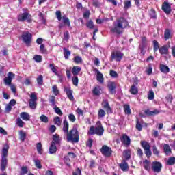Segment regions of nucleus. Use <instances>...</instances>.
<instances>
[{
    "mask_svg": "<svg viewBox=\"0 0 175 175\" xmlns=\"http://www.w3.org/2000/svg\"><path fill=\"white\" fill-rule=\"evenodd\" d=\"M129 25V23L128 21L124 18H118L116 21L113 23V27H111V32L120 35V33H122V29H125Z\"/></svg>",
    "mask_w": 175,
    "mask_h": 175,
    "instance_id": "obj_1",
    "label": "nucleus"
},
{
    "mask_svg": "<svg viewBox=\"0 0 175 175\" xmlns=\"http://www.w3.org/2000/svg\"><path fill=\"white\" fill-rule=\"evenodd\" d=\"M103 132H105V130L103 129L100 122H98L96 127H94V126L90 127L89 135H98V136H102Z\"/></svg>",
    "mask_w": 175,
    "mask_h": 175,
    "instance_id": "obj_2",
    "label": "nucleus"
},
{
    "mask_svg": "<svg viewBox=\"0 0 175 175\" xmlns=\"http://www.w3.org/2000/svg\"><path fill=\"white\" fill-rule=\"evenodd\" d=\"M80 137H79V131L77 129H72L69 133L67 135L68 142H71L72 143H78Z\"/></svg>",
    "mask_w": 175,
    "mask_h": 175,
    "instance_id": "obj_3",
    "label": "nucleus"
},
{
    "mask_svg": "<svg viewBox=\"0 0 175 175\" xmlns=\"http://www.w3.org/2000/svg\"><path fill=\"white\" fill-rule=\"evenodd\" d=\"M18 21L21 23H24V21H27V23H32V16L29 12L21 13L18 16Z\"/></svg>",
    "mask_w": 175,
    "mask_h": 175,
    "instance_id": "obj_4",
    "label": "nucleus"
},
{
    "mask_svg": "<svg viewBox=\"0 0 175 175\" xmlns=\"http://www.w3.org/2000/svg\"><path fill=\"white\" fill-rule=\"evenodd\" d=\"M21 38L23 43H25L26 46H29L32 43V34L29 31L23 32Z\"/></svg>",
    "mask_w": 175,
    "mask_h": 175,
    "instance_id": "obj_5",
    "label": "nucleus"
},
{
    "mask_svg": "<svg viewBox=\"0 0 175 175\" xmlns=\"http://www.w3.org/2000/svg\"><path fill=\"white\" fill-rule=\"evenodd\" d=\"M122 57H124V53L120 51H114L111 55V61H116L120 62L121 59H122Z\"/></svg>",
    "mask_w": 175,
    "mask_h": 175,
    "instance_id": "obj_6",
    "label": "nucleus"
},
{
    "mask_svg": "<svg viewBox=\"0 0 175 175\" xmlns=\"http://www.w3.org/2000/svg\"><path fill=\"white\" fill-rule=\"evenodd\" d=\"M162 169V163L159 161H154L152 163V170L155 173H159Z\"/></svg>",
    "mask_w": 175,
    "mask_h": 175,
    "instance_id": "obj_7",
    "label": "nucleus"
},
{
    "mask_svg": "<svg viewBox=\"0 0 175 175\" xmlns=\"http://www.w3.org/2000/svg\"><path fill=\"white\" fill-rule=\"evenodd\" d=\"M14 78V74L13 72H8V77L4 78V83L5 85H12V81Z\"/></svg>",
    "mask_w": 175,
    "mask_h": 175,
    "instance_id": "obj_8",
    "label": "nucleus"
},
{
    "mask_svg": "<svg viewBox=\"0 0 175 175\" xmlns=\"http://www.w3.org/2000/svg\"><path fill=\"white\" fill-rule=\"evenodd\" d=\"M101 152L105 157H110V155H111V148L107 146H103Z\"/></svg>",
    "mask_w": 175,
    "mask_h": 175,
    "instance_id": "obj_9",
    "label": "nucleus"
},
{
    "mask_svg": "<svg viewBox=\"0 0 175 175\" xmlns=\"http://www.w3.org/2000/svg\"><path fill=\"white\" fill-rule=\"evenodd\" d=\"M102 106L107 114H110L111 113V107H110V105L109 104V101H107V100H104L103 101Z\"/></svg>",
    "mask_w": 175,
    "mask_h": 175,
    "instance_id": "obj_10",
    "label": "nucleus"
},
{
    "mask_svg": "<svg viewBox=\"0 0 175 175\" xmlns=\"http://www.w3.org/2000/svg\"><path fill=\"white\" fill-rule=\"evenodd\" d=\"M107 86L109 90L110 94H116V88H117V84H116L115 82H109Z\"/></svg>",
    "mask_w": 175,
    "mask_h": 175,
    "instance_id": "obj_11",
    "label": "nucleus"
},
{
    "mask_svg": "<svg viewBox=\"0 0 175 175\" xmlns=\"http://www.w3.org/2000/svg\"><path fill=\"white\" fill-rule=\"evenodd\" d=\"M162 10H163L166 14H170V12H172L170 5L166 2H164L162 5Z\"/></svg>",
    "mask_w": 175,
    "mask_h": 175,
    "instance_id": "obj_12",
    "label": "nucleus"
},
{
    "mask_svg": "<svg viewBox=\"0 0 175 175\" xmlns=\"http://www.w3.org/2000/svg\"><path fill=\"white\" fill-rule=\"evenodd\" d=\"M119 166L122 172H128L129 169L128 163L125 160H122V161L119 164Z\"/></svg>",
    "mask_w": 175,
    "mask_h": 175,
    "instance_id": "obj_13",
    "label": "nucleus"
},
{
    "mask_svg": "<svg viewBox=\"0 0 175 175\" xmlns=\"http://www.w3.org/2000/svg\"><path fill=\"white\" fill-rule=\"evenodd\" d=\"M94 70L96 75V79L99 81V83H100V84H103V74H102V72H100V71H99L98 69H95Z\"/></svg>",
    "mask_w": 175,
    "mask_h": 175,
    "instance_id": "obj_14",
    "label": "nucleus"
},
{
    "mask_svg": "<svg viewBox=\"0 0 175 175\" xmlns=\"http://www.w3.org/2000/svg\"><path fill=\"white\" fill-rule=\"evenodd\" d=\"M121 142L124 143L125 146H129L131 144V138L128 135L124 134L122 136Z\"/></svg>",
    "mask_w": 175,
    "mask_h": 175,
    "instance_id": "obj_15",
    "label": "nucleus"
},
{
    "mask_svg": "<svg viewBox=\"0 0 175 175\" xmlns=\"http://www.w3.org/2000/svg\"><path fill=\"white\" fill-rule=\"evenodd\" d=\"M8 166V159L7 158H2L1 163V170L2 172H5L6 167Z\"/></svg>",
    "mask_w": 175,
    "mask_h": 175,
    "instance_id": "obj_16",
    "label": "nucleus"
},
{
    "mask_svg": "<svg viewBox=\"0 0 175 175\" xmlns=\"http://www.w3.org/2000/svg\"><path fill=\"white\" fill-rule=\"evenodd\" d=\"M169 47H170V45H165L163 46L159 49V53H161L162 55L164 54H168L169 53Z\"/></svg>",
    "mask_w": 175,
    "mask_h": 175,
    "instance_id": "obj_17",
    "label": "nucleus"
},
{
    "mask_svg": "<svg viewBox=\"0 0 175 175\" xmlns=\"http://www.w3.org/2000/svg\"><path fill=\"white\" fill-rule=\"evenodd\" d=\"M66 95L68 98V99L71 102H75V97L73 96V90L70 89H67L66 90Z\"/></svg>",
    "mask_w": 175,
    "mask_h": 175,
    "instance_id": "obj_18",
    "label": "nucleus"
},
{
    "mask_svg": "<svg viewBox=\"0 0 175 175\" xmlns=\"http://www.w3.org/2000/svg\"><path fill=\"white\" fill-rule=\"evenodd\" d=\"M173 35L172 34V31L169 29H166L164 31V39L165 40H169L171 38H172Z\"/></svg>",
    "mask_w": 175,
    "mask_h": 175,
    "instance_id": "obj_19",
    "label": "nucleus"
},
{
    "mask_svg": "<svg viewBox=\"0 0 175 175\" xmlns=\"http://www.w3.org/2000/svg\"><path fill=\"white\" fill-rule=\"evenodd\" d=\"M57 152V145L54 142H51L49 147V154H55Z\"/></svg>",
    "mask_w": 175,
    "mask_h": 175,
    "instance_id": "obj_20",
    "label": "nucleus"
},
{
    "mask_svg": "<svg viewBox=\"0 0 175 175\" xmlns=\"http://www.w3.org/2000/svg\"><path fill=\"white\" fill-rule=\"evenodd\" d=\"M71 72L73 76H77V75H79L80 72H81V68H80L79 66H74L72 68Z\"/></svg>",
    "mask_w": 175,
    "mask_h": 175,
    "instance_id": "obj_21",
    "label": "nucleus"
},
{
    "mask_svg": "<svg viewBox=\"0 0 175 175\" xmlns=\"http://www.w3.org/2000/svg\"><path fill=\"white\" fill-rule=\"evenodd\" d=\"M20 117L24 121H29V120L31 119V117L29 116V114L27 112H21L20 113Z\"/></svg>",
    "mask_w": 175,
    "mask_h": 175,
    "instance_id": "obj_22",
    "label": "nucleus"
},
{
    "mask_svg": "<svg viewBox=\"0 0 175 175\" xmlns=\"http://www.w3.org/2000/svg\"><path fill=\"white\" fill-rule=\"evenodd\" d=\"M163 151L166 155H170V154H172V149L169 144H165L163 145Z\"/></svg>",
    "mask_w": 175,
    "mask_h": 175,
    "instance_id": "obj_23",
    "label": "nucleus"
},
{
    "mask_svg": "<svg viewBox=\"0 0 175 175\" xmlns=\"http://www.w3.org/2000/svg\"><path fill=\"white\" fill-rule=\"evenodd\" d=\"M52 142L54 143V144H59L61 143V137H59V135L58 134H55L53 135V141Z\"/></svg>",
    "mask_w": 175,
    "mask_h": 175,
    "instance_id": "obj_24",
    "label": "nucleus"
},
{
    "mask_svg": "<svg viewBox=\"0 0 175 175\" xmlns=\"http://www.w3.org/2000/svg\"><path fill=\"white\" fill-rule=\"evenodd\" d=\"M141 146L144 150H149L151 148L150 143L147 142V141H141Z\"/></svg>",
    "mask_w": 175,
    "mask_h": 175,
    "instance_id": "obj_25",
    "label": "nucleus"
},
{
    "mask_svg": "<svg viewBox=\"0 0 175 175\" xmlns=\"http://www.w3.org/2000/svg\"><path fill=\"white\" fill-rule=\"evenodd\" d=\"M160 70L162 73H169L170 69L169 68V66L163 64L160 65Z\"/></svg>",
    "mask_w": 175,
    "mask_h": 175,
    "instance_id": "obj_26",
    "label": "nucleus"
},
{
    "mask_svg": "<svg viewBox=\"0 0 175 175\" xmlns=\"http://www.w3.org/2000/svg\"><path fill=\"white\" fill-rule=\"evenodd\" d=\"M145 114H147V116H157V114H159V111L157 109H154V111L147 109L145 111Z\"/></svg>",
    "mask_w": 175,
    "mask_h": 175,
    "instance_id": "obj_27",
    "label": "nucleus"
},
{
    "mask_svg": "<svg viewBox=\"0 0 175 175\" xmlns=\"http://www.w3.org/2000/svg\"><path fill=\"white\" fill-rule=\"evenodd\" d=\"M100 90H101L100 86L99 85L96 86L92 91L94 95H96L97 96H98V95H100Z\"/></svg>",
    "mask_w": 175,
    "mask_h": 175,
    "instance_id": "obj_28",
    "label": "nucleus"
},
{
    "mask_svg": "<svg viewBox=\"0 0 175 175\" xmlns=\"http://www.w3.org/2000/svg\"><path fill=\"white\" fill-rule=\"evenodd\" d=\"M16 125H18L19 128H24L25 123L21 120V118H18L16 120Z\"/></svg>",
    "mask_w": 175,
    "mask_h": 175,
    "instance_id": "obj_29",
    "label": "nucleus"
},
{
    "mask_svg": "<svg viewBox=\"0 0 175 175\" xmlns=\"http://www.w3.org/2000/svg\"><path fill=\"white\" fill-rule=\"evenodd\" d=\"M72 84L73 85H75V87H77L79 85V77L77 76H74L72 78Z\"/></svg>",
    "mask_w": 175,
    "mask_h": 175,
    "instance_id": "obj_30",
    "label": "nucleus"
},
{
    "mask_svg": "<svg viewBox=\"0 0 175 175\" xmlns=\"http://www.w3.org/2000/svg\"><path fill=\"white\" fill-rule=\"evenodd\" d=\"M19 136H20V140H21V142L25 141V137H27V134L25 133V132H24L23 131H20Z\"/></svg>",
    "mask_w": 175,
    "mask_h": 175,
    "instance_id": "obj_31",
    "label": "nucleus"
},
{
    "mask_svg": "<svg viewBox=\"0 0 175 175\" xmlns=\"http://www.w3.org/2000/svg\"><path fill=\"white\" fill-rule=\"evenodd\" d=\"M144 167L146 169V170H150V165H151V163L148 161V160H145L143 162Z\"/></svg>",
    "mask_w": 175,
    "mask_h": 175,
    "instance_id": "obj_32",
    "label": "nucleus"
},
{
    "mask_svg": "<svg viewBox=\"0 0 175 175\" xmlns=\"http://www.w3.org/2000/svg\"><path fill=\"white\" fill-rule=\"evenodd\" d=\"M123 157L126 160L129 159V158H131V150H124L123 152Z\"/></svg>",
    "mask_w": 175,
    "mask_h": 175,
    "instance_id": "obj_33",
    "label": "nucleus"
},
{
    "mask_svg": "<svg viewBox=\"0 0 175 175\" xmlns=\"http://www.w3.org/2000/svg\"><path fill=\"white\" fill-rule=\"evenodd\" d=\"M53 122L55 125L61 126V124L62 122H61V118L59 116L55 117L53 119Z\"/></svg>",
    "mask_w": 175,
    "mask_h": 175,
    "instance_id": "obj_34",
    "label": "nucleus"
},
{
    "mask_svg": "<svg viewBox=\"0 0 175 175\" xmlns=\"http://www.w3.org/2000/svg\"><path fill=\"white\" fill-rule=\"evenodd\" d=\"M124 111L126 114H131V107L129 106V105L126 104L124 105Z\"/></svg>",
    "mask_w": 175,
    "mask_h": 175,
    "instance_id": "obj_35",
    "label": "nucleus"
},
{
    "mask_svg": "<svg viewBox=\"0 0 175 175\" xmlns=\"http://www.w3.org/2000/svg\"><path fill=\"white\" fill-rule=\"evenodd\" d=\"M27 173H28V167H27V166L21 167L20 174L21 175H25Z\"/></svg>",
    "mask_w": 175,
    "mask_h": 175,
    "instance_id": "obj_36",
    "label": "nucleus"
},
{
    "mask_svg": "<svg viewBox=\"0 0 175 175\" xmlns=\"http://www.w3.org/2000/svg\"><path fill=\"white\" fill-rule=\"evenodd\" d=\"M9 151V146L3 148L2 150V158H6L8 157V152Z\"/></svg>",
    "mask_w": 175,
    "mask_h": 175,
    "instance_id": "obj_37",
    "label": "nucleus"
},
{
    "mask_svg": "<svg viewBox=\"0 0 175 175\" xmlns=\"http://www.w3.org/2000/svg\"><path fill=\"white\" fill-rule=\"evenodd\" d=\"M73 61L75 62V64H81V62H83V58H81L80 56H75L73 58Z\"/></svg>",
    "mask_w": 175,
    "mask_h": 175,
    "instance_id": "obj_38",
    "label": "nucleus"
},
{
    "mask_svg": "<svg viewBox=\"0 0 175 175\" xmlns=\"http://www.w3.org/2000/svg\"><path fill=\"white\" fill-rule=\"evenodd\" d=\"M33 161L35 163V166L36 167H37V169H42V163H40V161L39 159H34Z\"/></svg>",
    "mask_w": 175,
    "mask_h": 175,
    "instance_id": "obj_39",
    "label": "nucleus"
},
{
    "mask_svg": "<svg viewBox=\"0 0 175 175\" xmlns=\"http://www.w3.org/2000/svg\"><path fill=\"white\" fill-rule=\"evenodd\" d=\"M98 116L99 118H103V117L106 116V112L105 111V110L100 109L98 110Z\"/></svg>",
    "mask_w": 175,
    "mask_h": 175,
    "instance_id": "obj_40",
    "label": "nucleus"
},
{
    "mask_svg": "<svg viewBox=\"0 0 175 175\" xmlns=\"http://www.w3.org/2000/svg\"><path fill=\"white\" fill-rule=\"evenodd\" d=\"M29 105L30 109H36V102L33 101V100H29Z\"/></svg>",
    "mask_w": 175,
    "mask_h": 175,
    "instance_id": "obj_41",
    "label": "nucleus"
},
{
    "mask_svg": "<svg viewBox=\"0 0 175 175\" xmlns=\"http://www.w3.org/2000/svg\"><path fill=\"white\" fill-rule=\"evenodd\" d=\"M40 120L42 122H44L45 124H47V122H49V118L45 115H41V116L40 117Z\"/></svg>",
    "mask_w": 175,
    "mask_h": 175,
    "instance_id": "obj_42",
    "label": "nucleus"
},
{
    "mask_svg": "<svg viewBox=\"0 0 175 175\" xmlns=\"http://www.w3.org/2000/svg\"><path fill=\"white\" fill-rule=\"evenodd\" d=\"M130 92L133 95H136V94H137V92H138L137 88H136V86H135V85H132L131 89H130Z\"/></svg>",
    "mask_w": 175,
    "mask_h": 175,
    "instance_id": "obj_43",
    "label": "nucleus"
},
{
    "mask_svg": "<svg viewBox=\"0 0 175 175\" xmlns=\"http://www.w3.org/2000/svg\"><path fill=\"white\" fill-rule=\"evenodd\" d=\"M155 96V94H154V91L150 90L149 91V93L148 94V98L149 100H152Z\"/></svg>",
    "mask_w": 175,
    "mask_h": 175,
    "instance_id": "obj_44",
    "label": "nucleus"
},
{
    "mask_svg": "<svg viewBox=\"0 0 175 175\" xmlns=\"http://www.w3.org/2000/svg\"><path fill=\"white\" fill-rule=\"evenodd\" d=\"M49 68L52 70V72L55 73V75H56V76L58 75V72H57V68L54 66V64H50Z\"/></svg>",
    "mask_w": 175,
    "mask_h": 175,
    "instance_id": "obj_45",
    "label": "nucleus"
},
{
    "mask_svg": "<svg viewBox=\"0 0 175 175\" xmlns=\"http://www.w3.org/2000/svg\"><path fill=\"white\" fill-rule=\"evenodd\" d=\"M49 102H50L51 106H53V107L55 106H56L55 105V96H51L49 98Z\"/></svg>",
    "mask_w": 175,
    "mask_h": 175,
    "instance_id": "obj_46",
    "label": "nucleus"
},
{
    "mask_svg": "<svg viewBox=\"0 0 175 175\" xmlns=\"http://www.w3.org/2000/svg\"><path fill=\"white\" fill-rule=\"evenodd\" d=\"M167 163L170 165H175V157H170Z\"/></svg>",
    "mask_w": 175,
    "mask_h": 175,
    "instance_id": "obj_47",
    "label": "nucleus"
},
{
    "mask_svg": "<svg viewBox=\"0 0 175 175\" xmlns=\"http://www.w3.org/2000/svg\"><path fill=\"white\" fill-rule=\"evenodd\" d=\"M37 82L38 85H43V76L39 75V77L37 78Z\"/></svg>",
    "mask_w": 175,
    "mask_h": 175,
    "instance_id": "obj_48",
    "label": "nucleus"
},
{
    "mask_svg": "<svg viewBox=\"0 0 175 175\" xmlns=\"http://www.w3.org/2000/svg\"><path fill=\"white\" fill-rule=\"evenodd\" d=\"M33 59L34 61H36V62H40L43 59L42 58L41 55H35L33 57Z\"/></svg>",
    "mask_w": 175,
    "mask_h": 175,
    "instance_id": "obj_49",
    "label": "nucleus"
},
{
    "mask_svg": "<svg viewBox=\"0 0 175 175\" xmlns=\"http://www.w3.org/2000/svg\"><path fill=\"white\" fill-rule=\"evenodd\" d=\"M53 107L56 114H58L59 116H62V111H61V109H59V107H57V105Z\"/></svg>",
    "mask_w": 175,
    "mask_h": 175,
    "instance_id": "obj_50",
    "label": "nucleus"
},
{
    "mask_svg": "<svg viewBox=\"0 0 175 175\" xmlns=\"http://www.w3.org/2000/svg\"><path fill=\"white\" fill-rule=\"evenodd\" d=\"M38 16L40 20L42 21L43 24H46V19L44 18V15L42 12H39Z\"/></svg>",
    "mask_w": 175,
    "mask_h": 175,
    "instance_id": "obj_51",
    "label": "nucleus"
},
{
    "mask_svg": "<svg viewBox=\"0 0 175 175\" xmlns=\"http://www.w3.org/2000/svg\"><path fill=\"white\" fill-rule=\"evenodd\" d=\"M152 151H153V154H154V155H157L158 157V155H159V150H158V148H157V146L154 145L152 146Z\"/></svg>",
    "mask_w": 175,
    "mask_h": 175,
    "instance_id": "obj_52",
    "label": "nucleus"
},
{
    "mask_svg": "<svg viewBox=\"0 0 175 175\" xmlns=\"http://www.w3.org/2000/svg\"><path fill=\"white\" fill-rule=\"evenodd\" d=\"M88 28H89L90 29H94V22H92V21H89L87 24H86Z\"/></svg>",
    "mask_w": 175,
    "mask_h": 175,
    "instance_id": "obj_53",
    "label": "nucleus"
},
{
    "mask_svg": "<svg viewBox=\"0 0 175 175\" xmlns=\"http://www.w3.org/2000/svg\"><path fill=\"white\" fill-rule=\"evenodd\" d=\"M52 90L54 94V95H58L59 94V92L58 91V88H57V85H53L52 87Z\"/></svg>",
    "mask_w": 175,
    "mask_h": 175,
    "instance_id": "obj_54",
    "label": "nucleus"
},
{
    "mask_svg": "<svg viewBox=\"0 0 175 175\" xmlns=\"http://www.w3.org/2000/svg\"><path fill=\"white\" fill-rule=\"evenodd\" d=\"M145 154L146 155L147 158H150L151 157L152 152H151V148L150 149H146L144 150Z\"/></svg>",
    "mask_w": 175,
    "mask_h": 175,
    "instance_id": "obj_55",
    "label": "nucleus"
},
{
    "mask_svg": "<svg viewBox=\"0 0 175 175\" xmlns=\"http://www.w3.org/2000/svg\"><path fill=\"white\" fill-rule=\"evenodd\" d=\"M55 16L59 21H61V20H62V16L61 15V11H56Z\"/></svg>",
    "mask_w": 175,
    "mask_h": 175,
    "instance_id": "obj_56",
    "label": "nucleus"
},
{
    "mask_svg": "<svg viewBox=\"0 0 175 175\" xmlns=\"http://www.w3.org/2000/svg\"><path fill=\"white\" fill-rule=\"evenodd\" d=\"M154 44V51H158V49H159V45H158V42L157 40L153 41Z\"/></svg>",
    "mask_w": 175,
    "mask_h": 175,
    "instance_id": "obj_57",
    "label": "nucleus"
},
{
    "mask_svg": "<svg viewBox=\"0 0 175 175\" xmlns=\"http://www.w3.org/2000/svg\"><path fill=\"white\" fill-rule=\"evenodd\" d=\"M36 147H37V151H38V154H40L41 155V154H42V144L38 143Z\"/></svg>",
    "mask_w": 175,
    "mask_h": 175,
    "instance_id": "obj_58",
    "label": "nucleus"
},
{
    "mask_svg": "<svg viewBox=\"0 0 175 175\" xmlns=\"http://www.w3.org/2000/svg\"><path fill=\"white\" fill-rule=\"evenodd\" d=\"M109 75L111 77H118V74H117V72L114 71V70H110Z\"/></svg>",
    "mask_w": 175,
    "mask_h": 175,
    "instance_id": "obj_59",
    "label": "nucleus"
},
{
    "mask_svg": "<svg viewBox=\"0 0 175 175\" xmlns=\"http://www.w3.org/2000/svg\"><path fill=\"white\" fill-rule=\"evenodd\" d=\"M68 120L71 121V122H75V121H76V117H75L73 114H70L68 116Z\"/></svg>",
    "mask_w": 175,
    "mask_h": 175,
    "instance_id": "obj_60",
    "label": "nucleus"
},
{
    "mask_svg": "<svg viewBox=\"0 0 175 175\" xmlns=\"http://www.w3.org/2000/svg\"><path fill=\"white\" fill-rule=\"evenodd\" d=\"M131 1H127L124 2V9H128L131 8Z\"/></svg>",
    "mask_w": 175,
    "mask_h": 175,
    "instance_id": "obj_61",
    "label": "nucleus"
},
{
    "mask_svg": "<svg viewBox=\"0 0 175 175\" xmlns=\"http://www.w3.org/2000/svg\"><path fill=\"white\" fill-rule=\"evenodd\" d=\"M40 51L41 53H46V49H45L44 45L43 44L40 46Z\"/></svg>",
    "mask_w": 175,
    "mask_h": 175,
    "instance_id": "obj_62",
    "label": "nucleus"
},
{
    "mask_svg": "<svg viewBox=\"0 0 175 175\" xmlns=\"http://www.w3.org/2000/svg\"><path fill=\"white\" fill-rule=\"evenodd\" d=\"M12 110V106L10 105H7L5 107V113H9Z\"/></svg>",
    "mask_w": 175,
    "mask_h": 175,
    "instance_id": "obj_63",
    "label": "nucleus"
},
{
    "mask_svg": "<svg viewBox=\"0 0 175 175\" xmlns=\"http://www.w3.org/2000/svg\"><path fill=\"white\" fill-rule=\"evenodd\" d=\"M73 175H81V170L77 168L76 171L73 172Z\"/></svg>",
    "mask_w": 175,
    "mask_h": 175,
    "instance_id": "obj_64",
    "label": "nucleus"
}]
</instances>
